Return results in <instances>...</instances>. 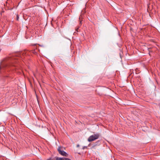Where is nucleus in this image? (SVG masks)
<instances>
[{"instance_id": "7ed1b4c3", "label": "nucleus", "mask_w": 160, "mask_h": 160, "mask_svg": "<svg viewBox=\"0 0 160 160\" xmlns=\"http://www.w3.org/2000/svg\"><path fill=\"white\" fill-rule=\"evenodd\" d=\"M7 65L6 64L4 63L3 62H2L0 65V70L1 71L3 68L6 67Z\"/></svg>"}, {"instance_id": "423d86ee", "label": "nucleus", "mask_w": 160, "mask_h": 160, "mask_svg": "<svg viewBox=\"0 0 160 160\" xmlns=\"http://www.w3.org/2000/svg\"><path fill=\"white\" fill-rule=\"evenodd\" d=\"M19 16L18 15H17V20H18L19 19Z\"/></svg>"}, {"instance_id": "f257e3e1", "label": "nucleus", "mask_w": 160, "mask_h": 160, "mask_svg": "<svg viewBox=\"0 0 160 160\" xmlns=\"http://www.w3.org/2000/svg\"><path fill=\"white\" fill-rule=\"evenodd\" d=\"M99 137V135L98 134L93 135L89 137L88 139V141L89 142H92L98 139Z\"/></svg>"}, {"instance_id": "39448f33", "label": "nucleus", "mask_w": 160, "mask_h": 160, "mask_svg": "<svg viewBox=\"0 0 160 160\" xmlns=\"http://www.w3.org/2000/svg\"><path fill=\"white\" fill-rule=\"evenodd\" d=\"M64 160H71L70 159L67 158H64Z\"/></svg>"}, {"instance_id": "0eeeda50", "label": "nucleus", "mask_w": 160, "mask_h": 160, "mask_svg": "<svg viewBox=\"0 0 160 160\" xmlns=\"http://www.w3.org/2000/svg\"><path fill=\"white\" fill-rule=\"evenodd\" d=\"M78 28H77L76 29V31L77 32H78Z\"/></svg>"}, {"instance_id": "20e7f679", "label": "nucleus", "mask_w": 160, "mask_h": 160, "mask_svg": "<svg viewBox=\"0 0 160 160\" xmlns=\"http://www.w3.org/2000/svg\"><path fill=\"white\" fill-rule=\"evenodd\" d=\"M64 158H59L57 157L56 158V160H64Z\"/></svg>"}, {"instance_id": "f03ea898", "label": "nucleus", "mask_w": 160, "mask_h": 160, "mask_svg": "<svg viewBox=\"0 0 160 160\" xmlns=\"http://www.w3.org/2000/svg\"><path fill=\"white\" fill-rule=\"evenodd\" d=\"M58 150L59 154H61V155L65 157L68 156V154L66 152L63 151L62 149V148L61 147H58Z\"/></svg>"}]
</instances>
